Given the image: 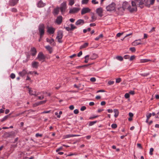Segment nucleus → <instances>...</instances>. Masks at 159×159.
Instances as JSON below:
<instances>
[{"mask_svg":"<svg viewBox=\"0 0 159 159\" xmlns=\"http://www.w3.org/2000/svg\"><path fill=\"white\" fill-rule=\"evenodd\" d=\"M44 25L43 24H40L39 27V31L40 38H42L44 34Z\"/></svg>","mask_w":159,"mask_h":159,"instance_id":"f257e3e1","label":"nucleus"},{"mask_svg":"<svg viewBox=\"0 0 159 159\" xmlns=\"http://www.w3.org/2000/svg\"><path fill=\"white\" fill-rule=\"evenodd\" d=\"M116 4L114 2H112L111 4L107 6L106 9L107 11H114L115 9Z\"/></svg>","mask_w":159,"mask_h":159,"instance_id":"f03ea898","label":"nucleus"},{"mask_svg":"<svg viewBox=\"0 0 159 159\" xmlns=\"http://www.w3.org/2000/svg\"><path fill=\"white\" fill-rule=\"evenodd\" d=\"M45 57L43 54L42 52H40L38 53L36 59H38L39 61L43 62L45 61Z\"/></svg>","mask_w":159,"mask_h":159,"instance_id":"7ed1b4c3","label":"nucleus"},{"mask_svg":"<svg viewBox=\"0 0 159 159\" xmlns=\"http://www.w3.org/2000/svg\"><path fill=\"white\" fill-rule=\"evenodd\" d=\"M131 6L132 8L130 9V11L133 12L136 11L137 10V4L134 0L131 1Z\"/></svg>","mask_w":159,"mask_h":159,"instance_id":"20e7f679","label":"nucleus"},{"mask_svg":"<svg viewBox=\"0 0 159 159\" xmlns=\"http://www.w3.org/2000/svg\"><path fill=\"white\" fill-rule=\"evenodd\" d=\"M66 8V4L65 2H63L61 4L60 7V9L62 14H63L65 11Z\"/></svg>","mask_w":159,"mask_h":159,"instance_id":"39448f33","label":"nucleus"},{"mask_svg":"<svg viewBox=\"0 0 159 159\" xmlns=\"http://www.w3.org/2000/svg\"><path fill=\"white\" fill-rule=\"evenodd\" d=\"M63 37V34L61 31H59L58 32L57 35V39L58 40V41L59 43H62V41L61 39Z\"/></svg>","mask_w":159,"mask_h":159,"instance_id":"423d86ee","label":"nucleus"},{"mask_svg":"<svg viewBox=\"0 0 159 159\" xmlns=\"http://www.w3.org/2000/svg\"><path fill=\"white\" fill-rule=\"evenodd\" d=\"M138 6L140 8H142L143 7L144 2L143 0H134Z\"/></svg>","mask_w":159,"mask_h":159,"instance_id":"0eeeda50","label":"nucleus"},{"mask_svg":"<svg viewBox=\"0 0 159 159\" xmlns=\"http://www.w3.org/2000/svg\"><path fill=\"white\" fill-rule=\"evenodd\" d=\"M96 11L99 16L101 17L103 16V10L102 7H99L97 8Z\"/></svg>","mask_w":159,"mask_h":159,"instance_id":"6e6552de","label":"nucleus"},{"mask_svg":"<svg viewBox=\"0 0 159 159\" xmlns=\"http://www.w3.org/2000/svg\"><path fill=\"white\" fill-rule=\"evenodd\" d=\"M80 9L77 7H73L70 9L69 13L70 14H74L77 12Z\"/></svg>","mask_w":159,"mask_h":159,"instance_id":"1a4fd4ad","label":"nucleus"},{"mask_svg":"<svg viewBox=\"0 0 159 159\" xmlns=\"http://www.w3.org/2000/svg\"><path fill=\"white\" fill-rule=\"evenodd\" d=\"M91 9L88 7L83 8L81 11L82 15H84L86 13L89 12L90 11Z\"/></svg>","mask_w":159,"mask_h":159,"instance_id":"9d476101","label":"nucleus"},{"mask_svg":"<svg viewBox=\"0 0 159 159\" xmlns=\"http://www.w3.org/2000/svg\"><path fill=\"white\" fill-rule=\"evenodd\" d=\"M47 29V32L50 34H53L55 30V29L52 27H48Z\"/></svg>","mask_w":159,"mask_h":159,"instance_id":"9b49d317","label":"nucleus"},{"mask_svg":"<svg viewBox=\"0 0 159 159\" xmlns=\"http://www.w3.org/2000/svg\"><path fill=\"white\" fill-rule=\"evenodd\" d=\"M62 17L61 16H60L57 17L56 20V22L58 24H60L62 22Z\"/></svg>","mask_w":159,"mask_h":159,"instance_id":"f8f14e48","label":"nucleus"},{"mask_svg":"<svg viewBox=\"0 0 159 159\" xmlns=\"http://www.w3.org/2000/svg\"><path fill=\"white\" fill-rule=\"evenodd\" d=\"M18 1L19 0H10V4L11 6H13L18 3Z\"/></svg>","mask_w":159,"mask_h":159,"instance_id":"ddd939ff","label":"nucleus"},{"mask_svg":"<svg viewBox=\"0 0 159 159\" xmlns=\"http://www.w3.org/2000/svg\"><path fill=\"white\" fill-rule=\"evenodd\" d=\"M129 6V5L127 2L126 1L124 2L122 4V8L123 9L125 10V9H128Z\"/></svg>","mask_w":159,"mask_h":159,"instance_id":"4468645a","label":"nucleus"},{"mask_svg":"<svg viewBox=\"0 0 159 159\" xmlns=\"http://www.w3.org/2000/svg\"><path fill=\"white\" fill-rule=\"evenodd\" d=\"M30 51L32 56H34L36 55L37 53V51L36 49L34 47H31Z\"/></svg>","mask_w":159,"mask_h":159,"instance_id":"2eb2a0df","label":"nucleus"},{"mask_svg":"<svg viewBox=\"0 0 159 159\" xmlns=\"http://www.w3.org/2000/svg\"><path fill=\"white\" fill-rule=\"evenodd\" d=\"M46 5V4L45 3H44L42 1L40 0L38 2L37 4L38 7H44Z\"/></svg>","mask_w":159,"mask_h":159,"instance_id":"dca6fc26","label":"nucleus"},{"mask_svg":"<svg viewBox=\"0 0 159 159\" xmlns=\"http://www.w3.org/2000/svg\"><path fill=\"white\" fill-rule=\"evenodd\" d=\"M39 62L37 61H33L31 64L33 68H37L39 66Z\"/></svg>","mask_w":159,"mask_h":159,"instance_id":"f3484780","label":"nucleus"},{"mask_svg":"<svg viewBox=\"0 0 159 159\" xmlns=\"http://www.w3.org/2000/svg\"><path fill=\"white\" fill-rule=\"evenodd\" d=\"M84 23V21L82 19L78 20L76 22L75 25H83Z\"/></svg>","mask_w":159,"mask_h":159,"instance_id":"a211bd4d","label":"nucleus"},{"mask_svg":"<svg viewBox=\"0 0 159 159\" xmlns=\"http://www.w3.org/2000/svg\"><path fill=\"white\" fill-rule=\"evenodd\" d=\"M46 41L48 42L50 44H52V45H55L54 40L52 38L51 39H49L48 38H47Z\"/></svg>","mask_w":159,"mask_h":159,"instance_id":"6ab92c4d","label":"nucleus"},{"mask_svg":"<svg viewBox=\"0 0 159 159\" xmlns=\"http://www.w3.org/2000/svg\"><path fill=\"white\" fill-rule=\"evenodd\" d=\"M27 72L25 70H23L22 71L19 72V74L20 76H23L26 74Z\"/></svg>","mask_w":159,"mask_h":159,"instance_id":"aec40b11","label":"nucleus"},{"mask_svg":"<svg viewBox=\"0 0 159 159\" xmlns=\"http://www.w3.org/2000/svg\"><path fill=\"white\" fill-rule=\"evenodd\" d=\"M138 41H141V39H139L138 40H135L134 42H133L132 43V45L133 46H136L138 45L141 44V43L140 42H138Z\"/></svg>","mask_w":159,"mask_h":159,"instance_id":"412c9836","label":"nucleus"},{"mask_svg":"<svg viewBox=\"0 0 159 159\" xmlns=\"http://www.w3.org/2000/svg\"><path fill=\"white\" fill-rule=\"evenodd\" d=\"M45 48L47 49L48 51L50 53H52V48L49 45L46 46Z\"/></svg>","mask_w":159,"mask_h":159,"instance_id":"4be33fe9","label":"nucleus"},{"mask_svg":"<svg viewBox=\"0 0 159 159\" xmlns=\"http://www.w3.org/2000/svg\"><path fill=\"white\" fill-rule=\"evenodd\" d=\"M98 57V55L95 53H93L90 57V59L93 60L95 59Z\"/></svg>","mask_w":159,"mask_h":159,"instance_id":"5701e85b","label":"nucleus"},{"mask_svg":"<svg viewBox=\"0 0 159 159\" xmlns=\"http://www.w3.org/2000/svg\"><path fill=\"white\" fill-rule=\"evenodd\" d=\"M113 111L115 113V115H114V116L116 118L119 115V111H118V110L116 109H114Z\"/></svg>","mask_w":159,"mask_h":159,"instance_id":"b1692460","label":"nucleus"},{"mask_svg":"<svg viewBox=\"0 0 159 159\" xmlns=\"http://www.w3.org/2000/svg\"><path fill=\"white\" fill-rule=\"evenodd\" d=\"M59 11V8L58 7L54 10V14L57 15Z\"/></svg>","mask_w":159,"mask_h":159,"instance_id":"393cba45","label":"nucleus"},{"mask_svg":"<svg viewBox=\"0 0 159 159\" xmlns=\"http://www.w3.org/2000/svg\"><path fill=\"white\" fill-rule=\"evenodd\" d=\"M88 44L89 43H85L83 45H82L80 47V49H82L87 47L88 46Z\"/></svg>","mask_w":159,"mask_h":159,"instance_id":"a878e982","label":"nucleus"},{"mask_svg":"<svg viewBox=\"0 0 159 159\" xmlns=\"http://www.w3.org/2000/svg\"><path fill=\"white\" fill-rule=\"evenodd\" d=\"M69 5L72 6L75 3V0H69Z\"/></svg>","mask_w":159,"mask_h":159,"instance_id":"bb28decb","label":"nucleus"},{"mask_svg":"<svg viewBox=\"0 0 159 159\" xmlns=\"http://www.w3.org/2000/svg\"><path fill=\"white\" fill-rule=\"evenodd\" d=\"M89 55H86L84 57V58L85 60L84 61V62L86 63H88V61L89 60Z\"/></svg>","mask_w":159,"mask_h":159,"instance_id":"cd10ccee","label":"nucleus"},{"mask_svg":"<svg viewBox=\"0 0 159 159\" xmlns=\"http://www.w3.org/2000/svg\"><path fill=\"white\" fill-rule=\"evenodd\" d=\"M150 0H144L145 5V6H149L150 4L149 2H150Z\"/></svg>","mask_w":159,"mask_h":159,"instance_id":"c85d7f7f","label":"nucleus"},{"mask_svg":"<svg viewBox=\"0 0 159 159\" xmlns=\"http://www.w3.org/2000/svg\"><path fill=\"white\" fill-rule=\"evenodd\" d=\"M72 137H73V134H69L64 136V139Z\"/></svg>","mask_w":159,"mask_h":159,"instance_id":"c756f323","label":"nucleus"},{"mask_svg":"<svg viewBox=\"0 0 159 159\" xmlns=\"http://www.w3.org/2000/svg\"><path fill=\"white\" fill-rule=\"evenodd\" d=\"M116 58L120 61H122L123 60V58L122 57L120 56H117L116 57Z\"/></svg>","mask_w":159,"mask_h":159,"instance_id":"7c9ffc66","label":"nucleus"},{"mask_svg":"<svg viewBox=\"0 0 159 159\" xmlns=\"http://www.w3.org/2000/svg\"><path fill=\"white\" fill-rule=\"evenodd\" d=\"M89 0H82L81 3L82 4H86L88 3Z\"/></svg>","mask_w":159,"mask_h":159,"instance_id":"2f4dec72","label":"nucleus"},{"mask_svg":"<svg viewBox=\"0 0 159 159\" xmlns=\"http://www.w3.org/2000/svg\"><path fill=\"white\" fill-rule=\"evenodd\" d=\"M97 19V17L95 16L94 15H93L91 16V21L93 22L95 21Z\"/></svg>","mask_w":159,"mask_h":159,"instance_id":"473e14b6","label":"nucleus"},{"mask_svg":"<svg viewBox=\"0 0 159 159\" xmlns=\"http://www.w3.org/2000/svg\"><path fill=\"white\" fill-rule=\"evenodd\" d=\"M8 116H6L3 118L1 120V121L2 122L6 120L8 118Z\"/></svg>","mask_w":159,"mask_h":159,"instance_id":"72a5a7b5","label":"nucleus"},{"mask_svg":"<svg viewBox=\"0 0 159 159\" xmlns=\"http://www.w3.org/2000/svg\"><path fill=\"white\" fill-rule=\"evenodd\" d=\"M103 37V35L102 34H100V35L98 37H96L95 38V40H99V39L100 38H102Z\"/></svg>","mask_w":159,"mask_h":159,"instance_id":"f704fd0d","label":"nucleus"},{"mask_svg":"<svg viewBox=\"0 0 159 159\" xmlns=\"http://www.w3.org/2000/svg\"><path fill=\"white\" fill-rule=\"evenodd\" d=\"M151 60L148 59H144L142 60L141 61V62H147L151 61Z\"/></svg>","mask_w":159,"mask_h":159,"instance_id":"c9c22d12","label":"nucleus"},{"mask_svg":"<svg viewBox=\"0 0 159 159\" xmlns=\"http://www.w3.org/2000/svg\"><path fill=\"white\" fill-rule=\"evenodd\" d=\"M152 116V114L151 113H148L146 114V117L148 119H149V118L151 117Z\"/></svg>","mask_w":159,"mask_h":159,"instance_id":"e433bc0d","label":"nucleus"},{"mask_svg":"<svg viewBox=\"0 0 159 159\" xmlns=\"http://www.w3.org/2000/svg\"><path fill=\"white\" fill-rule=\"evenodd\" d=\"M71 28H70V30H72L76 28V27L74 25L71 24L70 25Z\"/></svg>","mask_w":159,"mask_h":159,"instance_id":"4c0bfd02","label":"nucleus"},{"mask_svg":"<svg viewBox=\"0 0 159 159\" xmlns=\"http://www.w3.org/2000/svg\"><path fill=\"white\" fill-rule=\"evenodd\" d=\"M46 101H47L46 100H45L40 101L38 103V105H41V104H44L46 103Z\"/></svg>","mask_w":159,"mask_h":159,"instance_id":"58836bf2","label":"nucleus"},{"mask_svg":"<svg viewBox=\"0 0 159 159\" xmlns=\"http://www.w3.org/2000/svg\"><path fill=\"white\" fill-rule=\"evenodd\" d=\"M154 149L152 148H151L150 149L149 154L151 155H152L153 154L152 152L153 151Z\"/></svg>","mask_w":159,"mask_h":159,"instance_id":"ea45409f","label":"nucleus"},{"mask_svg":"<svg viewBox=\"0 0 159 159\" xmlns=\"http://www.w3.org/2000/svg\"><path fill=\"white\" fill-rule=\"evenodd\" d=\"M97 122V121H91L90 122L89 125L90 126H92L94 125V124L96 123Z\"/></svg>","mask_w":159,"mask_h":159,"instance_id":"a19ab883","label":"nucleus"},{"mask_svg":"<svg viewBox=\"0 0 159 159\" xmlns=\"http://www.w3.org/2000/svg\"><path fill=\"white\" fill-rule=\"evenodd\" d=\"M92 3L93 4H96L98 3V2L96 0H92Z\"/></svg>","mask_w":159,"mask_h":159,"instance_id":"79ce46f5","label":"nucleus"},{"mask_svg":"<svg viewBox=\"0 0 159 159\" xmlns=\"http://www.w3.org/2000/svg\"><path fill=\"white\" fill-rule=\"evenodd\" d=\"M11 11L12 12H16L17 11V10L16 8L13 7L11 9Z\"/></svg>","mask_w":159,"mask_h":159,"instance_id":"37998d69","label":"nucleus"},{"mask_svg":"<svg viewBox=\"0 0 159 159\" xmlns=\"http://www.w3.org/2000/svg\"><path fill=\"white\" fill-rule=\"evenodd\" d=\"M111 127L113 129H115L117 127V125L116 124H113L111 125Z\"/></svg>","mask_w":159,"mask_h":159,"instance_id":"c03bdc74","label":"nucleus"},{"mask_svg":"<svg viewBox=\"0 0 159 159\" xmlns=\"http://www.w3.org/2000/svg\"><path fill=\"white\" fill-rule=\"evenodd\" d=\"M10 77L11 78L13 79L15 77V75L14 73H11L10 75Z\"/></svg>","mask_w":159,"mask_h":159,"instance_id":"a18cd8bd","label":"nucleus"},{"mask_svg":"<svg viewBox=\"0 0 159 159\" xmlns=\"http://www.w3.org/2000/svg\"><path fill=\"white\" fill-rule=\"evenodd\" d=\"M125 97L126 98H128L129 97V95L128 93H126L125 95Z\"/></svg>","mask_w":159,"mask_h":159,"instance_id":"49530a36","label":"nucleus"},{"mask_svg":"<svg viewBox=\"0 0 159 159\" xmlns=\"http://www.w3.org/2000/svg\"><path fill=\"white\" fill-rule=\"evenodd\" d=\"M135 58V56L134 55L132 56L129 59V60L131 61L134 60Z\"/></svg>","mask_w":159,"mask_h":159,"instance_id":"de8ad7c7","label":"nucleus"},{"mask_svg":"<svg viewBox=\"0 0 159 159\" xmlns=\"http://www.w3.org/2000/svg\"><path fill=\"white\" fill-rule=\"evenodd\" d=\"M96 79L94 77L91 78L90 79V80L91 82H95L96 81Z\"/></svg>","mask_w":159,"mask_h":159,"instance_id":"09e8293b","label":"nucleus"},{"mask_svg":"<svg viewBox=\"0 0 159 159\" xmlns=\"http://www.w3.org/2000/svg\"><path fill=\"white\" fill-rule=\"evenodd\" d=\"M121 81V79L120 78H118L116 79V82L117 83H119Z\"/></svg>","mask_w":159,"mask_h":159,"instance_id":"8fccbe9b","label":"nucleus"},{"mask_svg":"<svg viewBox=\"0 0 159 159\" xmlns=\"http://www.w3.org/2000/svg\"><path fill=\"white\" fill-rule=\"evenodd\" d=\"M86 109V107L84 106H83L81 107V108H80V110L81 111H84L85 109Z\"/></svg>","mask_w":159,"mask_h":159,"instance_id":"3c124183","label":"nucleus"},{"mask_svg":"<svg viewBox=\"0 0 159 159\" xmlns=\"http://www.w3.org/2000/svg\"><path fill=\"white\" fill-rule=\"evenodd\" d=\"M79 110L78 109H76L74 110V113L76 114H78L79 113Z\"/></svg>","mask_w":159,"mask_h":159,"instance_id":"603ef678","label":"nucleus"},{"mask_svg":"<svg viewBox=\"0 0 159 159\" xmlns=\"http://www.w3.org/2000/svg\"><path fill=\"white\" fill-rule=\"evenodd\" d=\"M123 34V33H119L116 34V36L117 37H120L121 35H122Z\"/></svg>","mask_w":159,"mask_h":159,"instance_id":"864d4df0","label":"nucleus"},{"mask_svg":"<svg viewBox=\"0 0 159 159\" xmlns=\"http://www.w3.org/2000/svg\"><path fill=\"white\" fill-rule=\"evenodd\" d=\"M114 83V81H109L108 82V84L110 85L113 84Z\"/></svg>","mask_w":159,"mask_h":159,"instance_id":"5fc2aeb1","label":"nucleus"},{"mask_svg":"<svg viewBox=\"0 0 159 159\" xmlns=\"http://www.w3.org/2000/svg\"><path fill=\"white\" fill-rule=\"evenodd\" d=\"M150 3H149V4H150V5H152L155 1V0H150Z\"/></svg>","mask_w":159,"mask_h":159,"instance_id":"6e6d98bb","label":"nucleus"},{"mask_svg":"<svg viewBox=\"0 0 159 159\" xmlns=\"http://www.w3.org/2000/svg\"><path fill=\"white\" fill-rule=\"evenodd\" d=\"M130 50L132 52H134L135 51V49L134 47L131 48H130Z\"/></svg>","mask_w":159,"mask_h":159,"instance_id":"4d7b16f0","label":"nucleus"},{"mask_svg":"<svg viewBox=\"0 0 159 159\" xmlns=\"http://www.w3.org/2000/svg\"><path fill=\"white\" fill-rule=\"evenodd\" d=\"M42 136V134H40L39 133H37L35 134V136L37 137H41Z\"/></svg>","mask_w":159,"mask_h":159,"instance_id":"13d9d810","label":"nucleus"},{"mask_svg":"<svg viewBox=\"0 0 159 159\" xmlns=\"http://www.w3.org/2000/svg\"><path fill=\"white\" fill-rule=\"evenodd\" d=\"M155 31V28L154 27H153L152 28V29L151 30L149 31V33H152L153 31Z\"/></svg>","mask_w":159,"mask_h":159,"instance_id":"bf43d9fd","label":"nucleus"},{"mask_svg":"<svg viewBox=\"0 0 159 159\" xmlns=\"http://www.w3.org/2000/svg\"><path fill=\"white\" fill-rule=\"evenodd\" d=\"M82 54V52L81 51L78 54L77 56L78 57H80Z\"/></svg>","mask_w":159,"mask_h":159,"instance_id":"052dcab7","label":"nucleus"},{"mask_svg":"<svg viewBox=\"0 0 159 159\" xmlns=\"http://www.w3.org/2000/svg\"><path fill=\"white\" fill-rule=\"evenodd\" d=\"M129 55H125L124 56V58L125 59H127L129 58Z\"/></svg>","mask_w":159,"mask_h":159,"instance_id":"680f3d73","label":"nucleus"},{"mask_svg":"<svg viewBox=\"0 0 159 159\" xmlns=\"http://www.w3.org/2000/svg\"><path fill=\"white\" fill-rule=\"evenodd\" d=\"M62 149V147H60L59 148L57 149L56 150V152H57L61 150Z\"/></svg>","mask_w":159,"mask_h":159,"instance_id":"e2e57ef3","label":"nucleus"},{"mask_svg":"<svg viewBox=\"0 0 159 159\" xmlns=\"http://www.w3.org/2000/svg\"><path fill=\"white\" fill-rule=\"evenodd\" d=\"M148 75H149V74L148 73H144V74H141V75L144 76H146Z\"/></svg>","mask_w":159,"mask_h":159,"instance_id":"0e129e2a","label":"nucleus"},{"mask_svg":"<svg viewBox=\"0 0 159 159\" xmlns=\"http://www.w3.org/2000/svg\"><path fill=\"white\" fill-rule=\"evenodd\" d=\"M69 108L71 110H72L74 109V107L73 105H71L69 107Z\"/></svg>","mask_w":159,"mask_h":159,"instance_id":"69168bd1","label":"nucleus"},{"mask_svg":"<svg viewBox=\"0 0 159 159\" xmlns=\"http://www.w3.org/2000/svg\"><path fill=\"white\" fill-rule=\"evenodd\" d=\"M55 114L57 116V117L58 118H60V115H58V112H56L55 113Z\"/></svg>","mask_w":159,"mask_h":159,"instance_id":"338daca9","label":"nucleus"},{"mask_svg":"<svg viewBox=\"0 0 159 159\" xmlns=\"http://www.w3.org/2000/svg\"><path fill=\"white\" fill-rule=\"evenodd\" d=\"M106 104V102L105 101H102L101 103V105L102 106L105 105Z\"/></svg>","mask_w":159,"mask_h":159,"instance_id":"774afa93","label":"nucleus"}]
</instances>
